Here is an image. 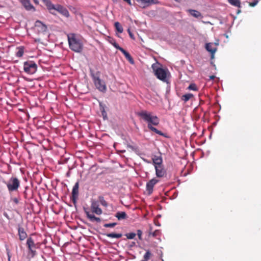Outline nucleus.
<instances>
[{"mask_svg": "<svg viewBox=\"0 0 261 261\" xmlns=\"http://www.w3.org/2000/svg\"><path fill=\"white\" fill-rule=\"evenodd\" d=\"M193 96V95L191 93L186 94L182 96L181 99L185 102H187Z\"/></svg>", "mask_w": 261, "mask_h": 261, "instance_id": "28", "label": "nucleus"}, {"mask_svg": "<svg viewBox=\"0 0 261 261\" xmlns=\"http://www.w3.org/2000/svg\"><path fill=\"white\" fill-rule=\"evenodd\" d=\"M128 239H133L136 236V233L134 232L127 233L125 234Z\"/></svg>", "mask_w": 261, "mask_h": 261, "instance_id": "32", "label": "nucleus"}, {"mask_svg": "<svg viewBox=\"0 0 261 261\" xmlns=\"http://www.w3.org/2000/svg\"><path fill=\"white\" fill-rule=\"evenodd\" d=\"M84 211L87 218L91 221H96L97 222H100L101 220L99 218L95 217L94 215L91 214L90 212L85 208H84Z\"/></svg>", "mask_w": 261, "mask_h": 261, "instance_id": "14", "label": "nucleus"}, {"mask_svg": "<svg viewBox=\"0 0 261 261\" xmlns=\"http://www.w3.org/2000/svg\"><path fill=\"white\" fill-rule=\"evenodd\" d=\"M137 234L138 235L139 239L140 240H142V231L140 229H138V230H137Z\"/></svg>", "mask_w": 261, "mask_h": 261, "instance_id": "36", "label": "nucleus"}, {"mask_svg": "<svg viewBox=\"0 0 261 261\" xmlns=\"http://www.w3.org/2000/svg\"><path fill=\"white\" fill-rule=\"evenodd\" d=\"M13 202L16 203V204H18V202H19V200L17 198H14L13 199Z\"/></svg>", "mask_w": 261, "mask_h": 261, "instance_id": "43", "label": "nucleus"}, {"mask_svg": "<svg viewBox=\"0 0 261 261\" xmlns=\"http://www.w3.org/2000/svg\"><path fill=\"white\" fill-rule=\"evenodd\" d=\"M118 220H122L126 219L127 218V216L125 212L119 211L116 213L115 216Z\"/></svg>", "mask_w": 261, "mask_h": 261, "instance_id": "21", "label": "nucleus"}, {"mask_svg": "<svg viewBox=\"0 0 261 261\" xmlns=\"http://www.w3.org/2000/svg\"><path fill=\"white\" fill-rule=\"evenodd\" d=\"M154 168L155 174L158 177H162L166 174V171L164 168L163 165L154 167Z\"/></svg>", "mask_w": 261, "mask_h": 261, "instance_id": "12", "label": "nucleus"}, {"mask_svg": "<svg viewBox=\"0 0 261 261\" xmlns=\"http://www.w3.org/2000/svg\"><path fill=\"white\" fill-rule=\"evenodd\" d=\"M215 44L216 45H218V43H215Z\"/></svg>", "mask_w": 261, "mask_h": 261, "instance_id": "54", "label": "nucleus"}, {"mask_svg": "<svg viewBox=\"0 0 261 261\" xmlns=\"http://www.w3.org/2000/svg\"><path fill=\"white\" fill-rule=\"evenodd\" d=\"M28 187H25V191L23 192V194H24V198H27V190L28 189Z\"/></svg>", "mask_w": 261, "mask_h": 261, "instance_id": "42", "label": "nucleus"}, {"mask_svg": "<svg viewBox=\"0 0 261 261\" xmlns=\"http://www.w3.org/2000/svg\"><path fill=\"white\" fill-rule=\"evenodd\" d=\"M213 66L215 67V68H216V65L214 64Z\"/></svg>", "mask_w": 261, "mask_h": 261, "instance_id": "56", "label": "nucleus"}, {"mask_svg": "<svg viewBox=\"0 0 261 261\" xmlns=\"http://www.w3.org/2000/svg\"><path fill=\"white\" fill-rule=\"evenodd\" d=\"M21 3L27 10H35L34 7L31 4L30 0H21Z\"/></svg>", "mask_w": 261, "mask_h": 261, "instance_id": "17", "label": "nucleus"}, {"mask_svg": "<svg viewBox=\"0 0 261 261\" xmlns=\"http://www.w3.org/2000/svg\"><path fill=\"white\" fill-rule=\"evenodd\" d=\"M114 26L116 31L119 33H122L123 31V29L121 25L119 22H115L114 23Z\"/></svg>", "mask_w": 261, "mask_h": 261, "instance_id": "27", "label": "nucleus"}, {"mask_svg": "<svg viewBox=\"0 0 261 261\" xmlns=\"http://www.w3.org/2000/svg\"><path fill=\"white\" fill-rule=\"evenodd\" d=\"M99 107H100V112H102L103 111H106L105 110V108H106L105 105L102 103L101 102H100L99 103Z\"/></svg>", "mask_w": 261, "mask_h": 261, "instance_id": "38", "label": "nucleus"}, {"mask_svg": "<svg viewBox=\"0 0 261 261\" xmlns=\"http://www.w3.org/2000/svg\"><path fill=\"white\" fill-rule=\"evenodd\" d=\"M258 3V0H254L253 2L249 3V5L251 7H254Z\"/></svg>", "mask_w": 261, "mask_h": 261, "instance_id": "39", "label": "nucleus"}, {"mask_svg": "<svg viewBox=\"0 0 261 261\" xmlns=\"http://www.w3.org/2000/svg\"><path fill=\"white\" fill-rule=\"evenodd\" d=\"M160 233V231L159 230H156L153 232H149V235L152 236V237H155L158 236Z\"/></svg>", "mask_w": 261, "mask_h": 261, "instance_id": "35", "label": "nucleus"}, {"mask_svg": "<svg viewBox=\"0 0 261 261\" xmlns=\"http://www.w3.org/2000/svg\"><path fill=\"white\" fill-rule=\"evenodd\" d=\"M162 261H164L163 259H162Z\"/></svg>", "mask_w": 261, "mask_h": 261, "instance_id": "57", "label": "nucleus"}, {"mask_svg": "<svg viewBox=\"0 0 261 261\" xmlns=\"http://www.w3.org/2000/svg\"><path fill=\"white\" fill-rule=\"evenodd\" d=\"M68 41L70 49L76 53L82 52L83 49V43L74 34H70L68 35Z\"/></svg>", "mask_w": 261, "mask_h": 261, "instance_id": "2", "label": "nucleus"}, {"mask_svg": "<svg viewBox=\"0 0 261 261\" xmlns=\"http://www.w3.org/2000/svg\"><path fill=\"white\" fill-rule=\"evenodd\" d=\"M108 41L111 43L112 45H113L114 47H115L116 49L119 50L121 47H120L116 42L115 40L111 37H108L107 39Z\"/></svg>", "mask_w": 261, "mask_h": 261, "instance_id": "23", "label": "nucleus"}, {"mask_svg": "<svg viewBox=\"0 0 261 261\" xmlns=\"http://www.w3.org/2000/svg\"><path fill=\"white\" fill-rule=\"evenodd\" d=\"M187 12H188L191 16L195 18H202L203 17V16L202 15L201 13L197 10L193 9H188L187 10Z\"/></svg>", "mask_w": 261, "mask_h": 261, "instance_id": "18", "label": "nucleus"}, {"mask_svg": "<svg viewBox=\"0 0 261 261\" xmlns=\"http://www.w3.org/2000/svg\"><path fill=\"white\" fill-rule=\"evenodd\" d=\"M158 182V180L155 178H152L146 184V189L148 195L152 193L154 185Z\"/></svg>", "mask_w": 261, "mask_h": 261, "instance_id": "11", "label": "nucleus"}, {"mask_svg": "<svg viewBox=\"0 0 261 261\" xmlns=\"http://www.w3.org/2000/svg\"><path fill=\"white\" fill-rule=\"evenodd\" d=\"M34 3L36 4V5H38L39 4V1L38 0H33Z\"/></svg>", "mask_w": 261, "mask_h": 261, "instance_id": "48", "label": "nucleus"}, {"mask_svg": "<svg viewBox=\"0 0 261 261\" xmlns=\"http://www.w3.org/2000/svg\"><path fill=\"white\" fill-rule=\"evenodd\" d=\"M35 25L36 27L39 28L40 31L45 32L47 30V26L39 20L35 21Z\"/></svg>", "mask_w": 261, "mask_h": 261, "instance_id": "19", "label": "nucleus"}, {"mask_svg": "<svg viewBox=\"0 0 261 261\" xmlns=\"http://www.w3.org/2000/svg\"><path fill=\"white\" fill-rule=\"evenodd\" d=\"M188 89L190 90L197 91V88L196 85L195 84H191Z\"/></svg>", "mask_w": 261, "mask_h": 261, "instance_id": "34", "label": "nucleus"}, {"mask_svg": "<svg viewBox=\"0 0 261 261\" xmlns=\"http://www.w3.org/2000/svg\"><path fill=\"white\" fill-rule=\"evenodd\" d=\"M119 50L124 55L126 59L129 62L130 64H133L134 63V61L133 58L127 51H126L122 47L120 48Z\"/></svg>", "mask_w": 261, "mask_h": 261, "instance_id": "20", "label": "nucleus"}, {"mask_svg": "<svg viewBox=\"0 0 261 261\" xmlns=\"http://www.w3.org/2000/svg\"><path fill=\"white\" fill-rule=\"evenodd\" d=\"M152 68L158 79L163 82H167V72L165 69L159 67L158 65L155 64L152 65Z\"/></svg>", "mask_w": 261, "mask_h": 261, "instance_id": "3", "label": "nucleus"}, {"mask_svg": "<svg viewBox=\"0 0 261 261\" xmlns=\"http://www.w3.org/2000/svg\"><path fill=\"white\" fill-rule=\"evenodd\" d=\"M215 78V75H211L210 76V80H214Z\"/></svg>", "mask_w": 261, "mask_h": 261, "instance_id": "49", "label": "nucleus"}, {"mask_svg": "<svg viewBox=\"0 0 261 261\" xmlns=\"http://www.w3.org/2000/svg\"><path fill=\"white\" fill-rule=\"evenodd\" d=\"M117 224V223L116 222L106 223L103 225V226L106 228L113 227L115 226Z\"/></svg>", "mask_w": 261, "mask_h": 261, "instance_id": "33", "label": "nucleus"}, {"mask_svg": "<svg viewBox=\"0 0 261 261\" xmlns=\"http://www.w3.org/2000/svg\"><path fill=\"white\" fill-rule=\"evenodd\" d=\"M23 70L28 74H34L37 70V65L33 61H28L23 63Z\"/></svg>", "mask_w": 261, "mask_h": 261, "instance_id": "4", "label": "nucleus"}, {"mask_svg": "<svg viewBox=\"0 0 261 261\" xmlns=\"http://www.w3.org/2000/svg\"><path fill=\"white\" fill-rule=\"evenodd\" d=\"M224 36L226 37V38H228V35H227L226 34H224Z\"/></svg>", "mask_w": 261, "mask_h": 261, "instance_id": "52", "label": "nucleus"}, {"mask_svg": "<svg viewBox=\"0 0 261 261\" xmlns=\"http://www.w3.org/2000/svg\"><path fill=\"white\" fill-rule=\"evenodd\" d=\"M211 59H213L214 58L215 54L211 53Z\"/></svg>", "mask_w": 261, "mask_h": 261, "instance_id": "50", "label": "nucleus"}, {"mask_svg": "<svg viewBox=\"0 0 261 261\" xmlns=\"http://www.w3.org/2000/svg\"><path fill=\"white\" fill-rule=\"evenodd\" d=\"M18 51L16 53L17 57H21L24 54V47L22 46H19L18 48Z\"/></svg>", "mask_w": 261, "mask_h": 261, "instance_id": "25", "label": "nucleus"}, {"mask_svg": "<svg viewBox=\"0 0 261 261\" xmlns=\"http://www.w3.org/2000/svg\"><path fill=\"white\" fill-rule=\"evenodd\" d=\"M128 33H129V36H130L132 38H134V36H133V34L130 32V31H129V29L128 30Z\"/></svg>", "mask_w": 261, "mask_h": 261, "instance_id": "45", "label": "nucleus"}, {"mask_svg": "<svg viewBox=\"0 0 261 261\" xmlns=\"http://www.w3.org/2000/svg\"><path fill=\"white\" fill-rule=\"evenodd\" d=\"M7 186L9 192L16 191L20 186V181L16 177H12L8 183Z\"/></svg>", "mask_w": 261, "mask_h": 261, "instance_id": "6", "label": "nucleus"}, {"mask_svg": "<svg viewBox=\"0 0 261 261\" xmlns=\"http://www.w3.org/2000/svg\"><path fill=\"white\" fill-rule=\"evenodd\" d=\"M241 12V10H238V11H237V14H239Z\"/></svg>", "mask_w": 261, "mask_h": 261, "instance_id": "53", "label": "nucleus"}, {"mask_svg": "<svg viewBox=\"0 0 261 261\" xmlns=\"http://www.w3.org/2000/svg\"><path fill=\"white\" fill-rule=\"evenodd\" d=\"M56 10L66 17L69 16V13L68 10L60 5H56Z\"/></svg>", "mask_w": 261, "mask_h": 261, "instance_id": "13", "label": "nucleus"}, {"mask_svg": "<svg viewBox=\"0 0 261 261\" xmlns=\"http://www.w3.org/2000/svg\"><path fill=\"white\" fill-rule=\"evenodd\" d=\"M91 209L92 212L96 215H100L102 213V210L99 207V203L97 201H91Z\"/></svg>", "mask_w": 261, "mask_h": 261, "instance_id": "10", "label": "nucleus"}, {"mask_svg": "<svg viewBox=\"0 0 261 261\" xmlns=\"http://www.w3.org/2000/svg\"><path fill=\"white\" fill-rule=\"evenodd\" d=\"M151 255L152 254H151V253L150 252V251L149 250H147L146 253H145V254L143 256L144 260L147 261L150 258Z\"/></svg>", "mask_w": 261, "mask_h": 261, "instance_id": "31", "label": "nucleus"}, {"mask_svg": "<svg viewBox=\"0 0 261 261\" xmlns=\"http://www.w3.org/2000/svg\"><path fill=\"white\" fill-rule=\"evenodd\" d=\"M18 233L19 236V240L23 241L27 237V233L24 231L23 227L19 226L18 228Z\"/></svg>", "mask_w": 261, "mask_h": 261, "instance_id": "16", "label": "nucleus"}, {"mask_svg": "<svg viewBox=\"0 0 261 261\" xmlns=\"http://www.w3.org/2000/svg\"><path fill=\"white\" fill-rule=\"evenodd\" d=\"M42 1L43 2V3H44V4L45 5H47L50 1L49 0H42Z\"/></svg>", "mask_w": 261, "mask_h": 261, "instance_id": "46", "label": "nucleus"}, {"mask_svg": "<svg viewBox=\"0 0 261 261\" xmlns=\"http://www.w3.org/2000/svg\"><path fill=\"white\" fill-rule=\"evenodd\" d=\"M55 11H56V10H50V11H49V12H50L51 14H53V15H56V13H55Z\"/></svg>", "mask_w": 261, "mask_h": 261, "instance_id": "47", "label": "nucleus"}, {"mask_svg": "<svg viewBox=\"0 0 261 261\" xmlns=\"http://www.w3.org/2000/svg\"><path fill=\"white\" fill-rule=\"evenodd\" d=\"M137 115L147 123V127L150 130L161 136L166 137L164 133L153 126H157L160 123V119L156 116L152 115L150 112L145 110L138 112Z\"/></svg>", "mask_w": 261, "mask_h": 261, "instance_id": "1", "label": "nucleus"}, {"mask_svg": "<svg viewBox=\"0 0 261 261\" xmlns=\"http://www.w3.org/2000/svg\"><path fill=\"white\" fill-rule=\"evenodd\" d=\"M138 6L142 8H146L152 4L158 3L156 0H136Z\"/></svg>", "mask_w": 261, "mask_h": 261, "instance_id": "9", "label": "nucleus"}, {"mask_svg": "<svg viewBox=\"0 0 261 261\" xmlns=\"http://www.w3.org/2000/svg\"><path fill=\"white\" fill-rule=\"evenodd\" d=\"M27 245L29 252L32 253V256H34L36 254L35 249L36 248V244L31 237L28 238Z\"/></svg>", "mask_w": 261, "mask_h": 261, "instance_id": "8", "label": "nucleus"}, {"mask_svg": "<svg viewBox=\"0 0 261 261\" xmlns=\"http://www.w3.org/2000/svg\"><path fill=\"white\" fill-rule=\"evenodd\" d=\"M105 235L109 238H120L122 234L121 233H106Z\"/></svg>", "mask_w": 261, "mask_h": 261, "instance_id": "26", "label": "nucleus"}, {"mask_svg": "<svg viewBox=\"0 0 261 261\" xmlns=\"http://www.w3.org/2000/svg\"><path fill=\"white\" fill-rule=\"evenodd\" d=\"M126 145L128 148H130L133 150H135L137 149V147L136 146H133L128 143H127Z\"/></svg>", "mask_w": 261, "mask_h": 261, "instance_id": "40", "label": "nucleus"}, {"mask_svg": "<svg viewBox=\"0 0 261 261\" xmlns=\"http://www.w3.org/2000/svg\"><path fill=\"white\" fill-rule=\"evenodd\" d=\"M213 44L212 43H207L205 44V49L206 50L210 52V53L215 54L217 51L216 47H212V45Z\"/></svg>", "mask_w": 261, "mask_h": 261, "instance_id": "22", "label": "nucleus"}, {"mask_svg": "<svg viewBox=\"0 0 261 261\" xmlns=\"http://www.w3.org/2000/svg\"><path fill=\"white\" fill-rule=\"evenodd\" d=\"M228 3L235 7L241 8V2L240 0H227Z\"/></svg>", "mask_w": 261, "mask_h": 261, "instance_id": "24", "label": "nucleus"}, {"mask_svg": "<svg viewBox=\"0 0 261 261\" xmlns=\"http://www.w3.org/2000/svg\"><path fill=\"white\" fill-rule=\"evenodd\" d=\"M4 216L6 217L8 219H10L8 214L6 212H4L3 214Z\"/></svg>", "mask_w": 261, "mask_h": 261, "instance_id": "44", "label": "nucleus"}, {"mask_svg": "<svg viewBox=\"0 0 261 261\" xmlns=\"http://www.w3.org/2000/svg\"><path fill=\"white\" fill-rule=\"evenodd\" d=\"M7 250L8 260H9V261H10V258H11L10 252L8 248L7 249Z\"/></svg>", "mask_w": 261, "mask_h": 261, "instance_id": "41", "label": "nucleus"}, {"mask_svg": "<svg viewBox=\"0 0 261 261\" xmlns=\"http://www.w3.org/2000/svg\"><path fill=\"white\" fill-rule=\"evenodd\" d=\"M46 6L49 11L56 10V5H54L51 1H49V3L46 5Z\"/></svg>", "mask_w": 261, "mask_h": 261, "instance_id": "30", "label": "nucleus"}, {"mask_svg": "<svg viewBox=\"0 0 261 261\" xmlns=\"http://www.w3.org/2000/svg\"><path fill=\"white\" fill-rule=\"evenodd\" d=\"M101 115L103 117V119L104 120H107L108 119V117H107V112L106 111H103L102 112H101Z\"/></svg>", "mask_w": 261, "mask_h": 261, "instance_id": "37", "label": "nucleus"}, {"mask_svg": "<svg viewBox=\"0 0 261 261\" xmlns=\"http://www.w3.org/2000/svg\"><path fill=\"white\" fill-rule=\"evenodd\" d=\"M135 242H132V244L130 245V246H133L134 245H135Z\"/></svg>", "mask_w": 261, "mask_h": 261, "instance_id": "51", "label": "nucleus"}, {"mask_svg": "<svg viewBox=\"0 0 261 261\" xmlns=\"http://www.w3.org/2000/svg\"><path fill=\"white\" fill-rule=\"evenodd\" d=\"M91 76L96 88L101 92H106L107 89L105 82L100 79L98 76H96L94 73L91 74Z\"/></svg>", "mask_w": 261, "mask_h": 261, "instance_id": "5", "label": "nucleus"}, {"mask_svg": "<svg viewBox=\"0 0 261 261\" xmlns=\"http://www.w3.org/2000/svg\"><path fill=\"white\" fill-rule=\"evenodd\" d=\"M99 201L100 203V204L103 205L105 207L108 206V203L105 200L104 197L102 196H99L98 197Z\"/></svg>", "mask_w": 261, "mask_h": 261, "instance_id": "29", "label": "nucleus"}, {"mask_svg": "<svg viewBox=\"0 0 261 261\" xmlns=\"http://www.w3.org/2000/svg\"><path fill=\"white\" fill-rule=\"evenodd\" d=\"M153 165L154 167L163 165V159L161 155H154L152 158Z\"/></svg>", "mask_w": 261, "mask_h": 261, "instance_id": "15", "label": "nucleus"}, {"mask_svg": "<svg viewBox=\"0 0 261 261\" xmlns=\"http://www.w3.org/2000/svg\"><path fill=\"white\" fill-rule=\"evenodd\" d=\"M79 182H76L72 189V196L71 197V199L72 201V202L75 206H76L77 203V199L79 196Z\"/></svg>", "mask_w": 261, "mask_h": 261, "instance_id": "7", "label": "nucleus"}, {"mask_svg": "<svg viewBox=\"0 0 261 261\" xmlns=\"http://www.w3.org/2000/svg\"><path fill=\"white\" fill-rule=\"evenodd\" d=\"M158 226H160V223H158V224H156Z\"/></svg>", "mask_w": 261, "mask_h": 261, "instance_id": "55", "label": "nucleus"}]
</instances>
